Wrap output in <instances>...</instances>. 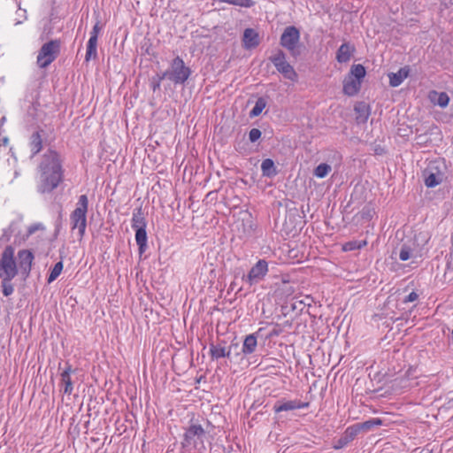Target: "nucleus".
Masks as SVG:
<instances>
[{
  "mask_svg": "<svg viewBox=\"0 0 453 453\" xmlns=\"http://www.w3.org/2000/svg\"><path fill=\"white\" fill-rule=\"evenodd\" d=\"M37 191L49 194L56 189L64 180V169L60 154L48 149L38 165Z\"/></svg>",
  "mask_w": 453,
  "mask_h": 453,
  "instance_id": "obj_1",
  "label": "nucleus"
},
{
  "mask_svg": "<svg viewBox=\"0 0 453 453\" xmlns=\"http://www.w3.org/2000/svg\"><path fill=\"white\" fill-rule=\"evenodd\" d=\"M14 253V247L7 245L0 257L1 287L4 296H9L14 292V286L12 283V280L19 273Z\"/></svg>",
  "mask_w": 453,
  "mask_h": 453,
  "instance_id": "obj_2",
  "label": "nucleus"
},
{
  "mask_svg": "<svg viewBox=\"0 0 453 453\" xmlns=\"http://www.w3.org/2000/svg\"><path fill=\"white\" fill-rule=\"evenodd\" d=\"M206 438V432L203 427L197 423H193L192 420L188 427L185 428L182 441L180 442L181 448L185 450L205 449L204 439Z\"/></svg>",
  "mask_w": 453,
  "mask_h": 453,
  "instance_id": "obj_3",
  "label": "nucleus"
},
{
  "mask_svg": "<svg viewBox=\"0 0 453 453\" xmlns=\"http://www.w3.org/2000/svg\"><path fill=\"white\" fill-rule=\"evenodd\" d=\"M366 70L361 64L351 65L349 73L343 80L342 91L349 96H356L361 89V84L365 77Z\"/></svg>",
  "mask_w": 453,
  "mask_h": 453,
  "instance_id": "obj_4",
  "label": "nucleus"
},
{
  "mask_svg": "<svg viewBox=\"0 0 453 453\" xmlns=\"http://www.w3.org/2000/svg\"><path fill=\"white\" fill-rule=\"evenodd\" d=\"M191 75V70L186 66L183 59L177 56L171 64L169 69L163 73V77H166L169 81L177 84H184Z\"/></svg>",
  "mask_w": 453,
  "mask_h": 453,
  "instance_id": "obj_5",
  "label": "nucleus"
},
{
  "mask_svg": "<svg viewBox=\"0 0 453 453\" xmlns=\"http://www.w3.org/2000/svg\"><path fill=\"white\" fill-rule=\"evenodd\" d=\"M88 206V196L86 195L80 196L77 207L70 216L72 228H78L80 239L83 238L86 231Z\"/></svg>",
  "mask_w": 453,
  "mask_h": 453,
  "instance_id": "obj_6",
  "label": "nucleus"
},
{
  "mask_svg": "<svg viewBox=\"0 0 453 453\" xmlns=\"http://www.w3.org/2000/svg\"><path fill=\"white\" fill-rule=\"evenodd\" d=\"M60 40H50L41 47L38 51L36 64L40 68H47L60 54Z\"/></svg>",
  "mask_w": 453,
  "mask_h": 453,
  "instance_id": "obj_7",
  "label": "nucleus"
},
{
  "mask_svg": "<svg viewBox=\"0 0 453 453\" xmlns=\"http://www.w3.org/2000/svg\"><path fill=\"white\" fill-rule=\"evenodd\" d=\"M269 60L285 79L291 81H296L297 80V73L294 67L287 61L286 54L282 50H276L275 52L269 57Z\"/></svg>",
  "mask_w": 453,
  "mask_h": 453,
  "instance_id": "obj_8",
  "label": "nucleus"
},
{
  "mask_svg": "<svg viewBox=\"0 0 453 453\" xmlns=\"http://www.w3.org/2000/svg\"><path fill=\"white\" fill-rule=\"evenodd\" d=\"M300 41V31L295 26L287 27L280 38V44L287 49L292 57L296 58L300 51L297 50V45Z\"/></svg>",
  "mask_w": 453,
  "mask_h": 453,
  "instance_id": "obj_9",
  "label": "nucleus"
},
{
  "mask_svg": "<svg viewBox=\"0 0 453 453\" xmlns=\"http://www.w3.org/2000/svg\"><path fill=\"white\" fill-rule=\"evenodd\" d=\"M441 167L445 168L443 162L433 161L424 170V182L427 188H434L443 181L445 174L441 171Z\"/></svg>",
  "mask_w": 453,
  "mask_h": 453,
  "instance_id": "obj_10",
  "label": "nucleus"
},
{
  "mask_svg": "<svg viewBox=\"0 0 453 453\" xmlns=\"http://www.w3.org/2000/svg\"><path fill=\"white\" fill-rule=\"evenodd\" d=\"M268 273V263L265 259H259L250 270L247 275H242V281L250 286L255 285L264 280Z\"/></svg>",
  "mask_w": 453,
  "mask_h": 453,
  "instance_id": "obj_11",
  "label": "nucleus"
},
{
  "mask_svg": "<svg viewBox=\"0 0 453 453\" xmlns=\"http://www.w3.org/2000/svg\"><path fill=\"white\" fill-rule=\"evenodd\" d=\"M34 253L30 250L23 249L18 251V268L24 280H27L31 273Z\"/></svg>",
  "mask_w": 453,
  "mask_h": 453,
  "instance_id": "obj_12",
  "label": "nucleus"
},
{
  "mask_svg": "<svg viewBox=\"0 0 453 453\" xmlns=\"http://www.w3.org/2000/svg\"><path fill=\"white\" fill-rule=\"evenodd\" d=\"M310 406L309 402H302L301 400H285L280 399L275 402L273 404V410L275 413H280L282 411H295L298 409H305Z\"/></svg>",
  "mask_w": 453,
  "mask_h": 453,
  "instance_id": "obj_13",
  "label": "nucleus"
},
{
  "mask_svg": "<svg viewBox=\"0 0 453 453\" xmlns=\"http://www.w3.org/2000/svg\"><path fill=\"white\" fill-rule=\"evenodd\" d=\"M75 372L69 362H65V368L60 373V384L64 387L63 392L65 395H71L73 391V384L71 379V373Z\"/></svg>",
  "mask_w": 453,
  "mask_h": 453,
  "instance_id": "obj_14",
  "label": "nucleus"
},
{
  "mask_svg": "<svg viewBox=\"0 0 453 453\" xmlns=\"http://www.w3.org/2000/svg\"><path fill=\"white\" fill-rule=\"evenodd\" d=\"M45 132L43 129L40 128L36 131H35L29 137V148L31 151L30 157H35L37 154H39L42 150V134H44Z\"/></svg>",
  "mask_w": 453,
  "mask_h": 453,
  "instance_id": "obj_15",
  "label": "nucleus"
},
{
  "mask_svg": "<svg viewBox=\"0 0 453 453\" xmlns=\"http://www.w3.org/2000/svg\"><path fill=\"white\" fill-rule=\"evenodd\" d=\"M358 433L354 425L348 426L342 436L335 441L334 449H341L346 447L349 442L355 440V438L357 436Z\"/></svg>",
  "mask_w": 453,
  "mask_h": 453,
  "instance_id": "obj_16",
  "label": "nucleus"
},
{
  "mask_svg": "<svg viewBox=\"0 0 453 453\" xmlns=\"http://www.w3.org/2000/svg\"><path fill=\"white\" fill-rule=\"evenodd\" d=\"M356 51V48L350 42H343L336 51V60L339 63H347Z\"/></svg>",
  "mask_w": 453,
  "mask_h": 453,
  "instance_id": "obj_17",
  "label": "nucleus"
},
{
  "mask_svg": "<svg viewBox=\"0 0 453 453\" xmlns=\"http://www.w3.org/2000/svg\"><path fill=\"white\" fill-rule=\"evenodd\" d=\"M258 33L253 28H246L243 32L242 43L247 50L254 49L259 45Z\"/></svg>",
  "mask_w": 453,
  "mask_h": 453,
  "instance_id": "obj_18",
  "label": "nucleus"
},
{
  "mask_svg": "<svg viewBox=\"0 0 453 453\" xmlns=\"http://www.w3.org/2000/svg\"><path fill=\"white\" fill-rule=\"evenodd\" d=\"M410 74V67L405 65L401 67L396 73H389V85L391 87H398L402 84L404 79H406Z\"/></svg>",
  "mask_w": 453,
  "mask_h": 453,
  "instance_id": "obj_19",
  "label": "nucleus"
},
{
  "mask_svg": "<svg viewBox=\"0 0 453 453\" xmlns=\"http://www.w3.org/2000/svg\"><path fill=\"white\" fill-rule=\"evenodd\" d=\"M262 329H258V331L255 334H250L247 335L243 341V344L242 346V354L247 356L255 352L257 345V334Z\"/></svg>",
  "mask_w": 453,
  "mask_h": 453,
  "instance_id": "obj_20",
  "label": "nucleus"
},
{
  "mask_svg": "<svg viewBox=\"0 0 453 453\" xmlns=\"http://www.w3.org/2000/svg\"><path fill=\"white\" fill-rule=\"evenodd\" d=\"M131 226L133 229H138L140 227L146 228L147 220L142 206L137 207L133 211Z\"/></svg>",
  "mask_w": 453,
  "mask_h": 453,
  "instance_id": "obj_21",
  "label": "nucleus"
},
{
  "mask_svg": "<svg viewBox=\"0 0 453 453\" xmlns=\"http://www.w3.org/2000/svg\"><path fill=\"white\" fill-rule=\"evenodd\" d=\"M428 98L432 104L441 108H445L449 103V96L446 92L432 90L429 92Z\"/></svg>",
  "mask_w": 453,
  "mask_h": 453,
  "instance_id": "obj_22",
  "label": "nucleus"
},
{
  "mask_svg": "<svg viewBox=\"0 0 453 453\" xmlns=\"http://www.w3.org/2000/svg\"><path fill=\"white\" fill-rule=\"evenodd\" d=\"M357 116H356V121L357 124H365L366 123L369 116H370V107L365 103L361 102L358 103L357 105H355L354 108Z\"/></svg>",
  "mask_w": 453,
  "mask_h": 453,
  "instance_id": "obj_23",
  "label": "nucleus"
},
{
  "mask_svg": "<svg viewBox=\"0 0 453 453\" xmlns=\"http://www.w3.org/2000/svg\"><path fill=\"white\" fill-rule=\"evenodd\" d=\"M135 230V242H136V244L138 245V250H139V254L140 256L142 255L147 248H148V244H147V240H148V236H147V232H146V228H138V229H134Z\"/></svg>",
  "mask_w": 453,
  "mask_h": 453,
  "instance_id": "obj_24",
  "label": "nucleus"
},
{
  "mask_svg": "<svg viewBox=\"0 0 453 453\" xmlns=\"http://www.w3.org/2000/svg\"><path fill=\"white\" fill-rule=\"evenodd\" d=\"M383 424V420L379 418H372L362 423H356L354 426H356L357 433L359 434L361 431L368 432L373 429L375 426H380Z\"/></svg>",
  "mask_w": 453,
  "mask_h": 453,
  "instance_id": "obj_25",
  "label": "nucleus"
},
{
  "mask_svg": "<svg viewBox=\"0 0 453 453\" xmlns=\"http://www.w3.org/2000/svg\"><path fill=\"white\" fill-rule=\"evenodd\" d=\"M210 356L212 360H218L221 357H226L228 359L229 350L227 348L220 345V344H210Z\"/></svg>",
  "mask_w": 453,
  "mask_h": 453,
  "instance_id": "obj_26",
  "label": "nucleus"
},
{
  "mask_svg": "<svg viewBox=\"0 0 453 453\" xmlns=\"http://www.w3.org/2000/svg\"><path fill=\"white\" fill-rule=\"evenodd\" d=\"M261 171L263 176L274 177L277 173V167L275 166L274 161L271 158H265L261 164Z\"/></svg>",
  "mask_w": 453,
  "mask_h": 453,
  "instance_id": "obj_27",
  "label": "nucleus"
},
{
  "mask_svg": "<svg viewBox=\"0 0 453 453\" xmlns=\"http://www.w3.org/2000/svg\"><path fill=\"white\" fill-rule=\"evenodd\" d=\"M19 223H20V220L12 221L11 224L9 225V226L3 230V234L0 237V242L1 241L9 242L12 234H19Z\"/></svg>",
  "mask_w": 453,
  "mask_h": 453,
  "instance_id": "obj_28",
  "label": "nucleus"
},
{
  "mask_svg": "<svg viewBox=\"0 0 453 453\" xmlns=\"http://www.w3.org/2000/svg\"><path fill=\"white\" fill-rule=\"evenodd\" d=\"M417 369L416 367L410 366L409 369L405 372L404 375L403 377H398L395 380V381L399 380V385L402 388H408L410 385L406 383L409 380H413L418 378V375L416 374Z\"/></svg>",
  "mask_w": 453,
  "mask_h": 453,
  "instance_id": "obj_29",
  "label": "nucleus"
},
{
  "mask_svg": "<svg viewBox=\"0 0 453 453\" xmlns=\"http://www.w3.org/2000/svg\"><path fill=\"white\" fill-rule=\"evenodd\" d=\"M266 104L267 102L265 97H258L257 100L256 101L254 107L249 113L250 117L255 118L260 115L263 110L265 108Z\"/></svg>",
  "mask_w": 453,
  "mask_h": 453,
  "instance_id": "obj_30",
  "label": "nucleus"
},
{
  "mask_svg": "<svg viewBox=\"0 0 453 453\" xmlns=\"http://www.w3.org/2000/svg\"><path fill=\"white\" fill-rule=\"evenodd\" d=\"M227 350H229L228 360L232 363L238 359L242 354V347H240L238 342H232L231 344L227 347Z\"/></svg>",
  "mask_w": 453,
  "mask_h": 453,
  "instance_id": "obj_31",
  "label": "nucleus"
},
{
  "mask_svg": "<svg viewBox=\"0 0 453 453\" xmlns=\"http://www.w3.org/2000/svg\"><path fill=\"white\" fill-rule=\"evenodd\" d=\"M366 245H367V242L365 240H362V241L353 240V241L345 242L342 246V250L344 251H352V250H361L362 248H364Z\"/></svg>",
  "mask_w": 453,
  "mask_h": 453,
  "instance_id": "obj_32",
  "label": "nucleus"
},
{
  "mask_svg": "<svg viewBox=\"0 0 453 453\" xmlns=\"http://www.w3.org/2000/svg\"><path fill=\"white\" fill-rule=\"evenodd\" d=\"M97 41L89 40L87 43V52L85 60L89 61L92 58H96L97 57L96 52Z\"/></svg>",
  "mask_w": 453,
  "mask_h": 453,
  "instance_id": "obj_33",
  "label": "nucleus"
},
{
  "mask_svg": "<svg viewBox=\"0 0 453 453\" xmlns=\"http://www.w3.org/2000/svg\"><path fill=\"white\" fill-rule=\"evenodd\" d=\"M63 262L62 261H59L58 263L55 264V265L53 266V268L50 270V273L49 274V277H48V283H51L53 282L61 273L62 270H63Z\"/></svg>",
  "mask_w": 453,
  "mask_h": 453,
  "instance_id": "obj_34",
  "label": "nucleus"
},
{
  "mask_svg": "<svg viewBox=\"0 0 453 453\" xmlns=\"http://www.w3.org/2000/svg\"><path fill=\"white\" fill-rule=\"evenodd\" d=\"M331 170L332 168L328 164L321 163L314 169V175L318 178H324Z\"/></svg>",
  "mask_w": 453,
  "mask_h": 453,
  "instance_id": "obj_35",
  "label": "nucleus"
},
{
  "mask_svg": "<svg viewBox=\"0 0 453 453\" xmlns=\"http://www.w3.org/2000/svg\"><path fill=\"white\" fill-rule=\"evenodd\" d=\"M411 249L406 244L402 245L399 252V258L402 261H407L411 257Z\"/></svg>",
  "mask_w": 453,
  "mask_h": 453,
  "instance_id": "obj_36",
  "label": "nucleus"
},
{
  "mask_svg": "<svg viewBox=\"0 0 453 453\" xmlns=\"http://www.w3.org/2000/svg\"><path fill=\"white\" fill-rule=\"evenodd\" d=\"M164 79H166V77H163V73L160 75L157 74L156 77L151 79L150 87L154 92L160 88L161 81Z\"/></svg>",
  "mask_w": 453,
  "mask_h": 453,
  "instance_id": "obj_37",
  "label": "nucleus"
},
{
  "mask_svg": "<svg viewBox=\"0 0 453 453\" xmlns=\"http://www.w3.org/2000/svg\"><path fill=\"white\" fill-rule=\"evenodd\" d=\"M102 27L100 25V21L97 20L96 23L94 25L92 31L90 32V37L89 40L97 41L98 35L100 33Z\"/></svg>",
  "mask_w": 453,
  "mask_h": 453,
  "instance_id": "obj_38",
  "label": "nucleus"
},
{
  "mask_svg": "<svg viewBox=\"0 0 453 453\" xmlns=\"http://www.w3.org/2000/svg\"><path fill=\"white\" fill-rule=\"evenodd\" d=\"M261 135L262 133L258 128H252L249 133V139L251 142H256L258 139H260Z\"/></svg>",
  "mask_w": 453,
  "mask_h": 453,
  "instance_id": "obj_39",
  "label": "nucleus"
},
{
  "mask_svg": "<svg viewBox=\"0 0 453 453\" xmlns=\"http://www.w3.org/2000/svg\"><path fill=\"white\" fill-rule=\"evenodd\" d=\"M244 215L246 217H244L242 219V221H246L247 222V226L249 227V229L250 231H253L255 229L256 225L253 222L251 214L249 211H245Z\"/></svg>",
  "mask_w": 453,
  "mask_h": 453,
  "instance_id": "obj_40",
  "label": "nucleus"
},
{
  "mask_svg": "<svg viewBox=\"0 0 453 453\" xmlns=\"http://www.w3.org/2000/svg\"><path fill=\"white\" fill-rule=\"evenodd\" d=\"M418 295L415 291H412L403 298V303H412V302H415L416 300H418Z\"/></svg>",
  "mask_w": 453,
  "mask_h": 453,
  "instance_id": "obj_41",
  "label": "nucleus"
},
{
  "mask_svg": "<svg viewBox=\"0 0 453 453\" xmlns=\"http://www.w3.org/2000/svg\"><path fill=\"white\" fill-rule=\"evenodd\" d=\"M42 228H43V226L41 223L33 224V225L29 226L28 229H27V236L35 234L37 230L42 229Z\"/></svg>",
  "mask_w": 453,
  "mask_h": 453,
  "instance_id": "obj_42",
  "label": "nucleus"
},
{
  "mask_svg": "<svg viewBox=\"0 0 453 453\" xmlns=\"http://www.w3.org/2000/svg\"><path fill=\"white\" fill-rule=\"evenodd\" d=\"M234 280H236L238 278H241V280H242V275H246L244 273V271L243 269H242L241 267H237L234 270Z\"/></svg>",
  "mask_w": 453,
  "mask_h": 453,
  "instance_id": "obj_43",
  "label": "nucleus"
},
{
  "mask_svg": "<svg viewBox=\"0 0 453 453\" xmlns=\"http://www.w3.org/2000/svg\"><path fill=\"white\" fill-rule=\"evenodd\" d=\"M280 333H281V329H280V328H273V329L270 332V334H269L268 337H274V336H278V335H280Z\"/></svg>",
  "mask_w": 453,
  "mask_h": 453,
  "instance_id": "obj_44",
  "label": "nucleus"
},
{
  "mask_svg": "<svg viewBox=\"0 0 453 453\" xmlns=\"http://www.w3.org/2000/svg\"><path fill=\"white\" fill-rule=\"evenodd\" d=\"M237 287V282L236 280H234L231 284H230V289L231 290H234Z\"/></svg>",
  "mask_w": 453,
  "mask_h": 453,
  "instance_id": "obj_45",
  "label": "nucleus"
},
{
  "mask_svg": "<svg viewBox=\"0 0 453 453\" xmlns=\"http://www.w3.org/2000/svg\"><path fill=\"white\" fill-rule=\"evenodd\" d=\"M419 453H434V451H433V449H430L428 448H425Z\"/></svg>",
  "mask_w": 453,
  "mask_h": 453,
  "instance_id": "obj_46",
  "label": "nucleus"
},
{
  "mask_svg": "<svg viewBox=\"0 0 453 453\" xmlns=\"http://www.w3.org/2000/svg\"><path fill=\"white\" fill-rule=\"evenodd\" d=\"M3 142H4V143H6V142H8V138H6V137H5V138H4V139H3Z\"/></svg>",
  "mask_w": 453,
  "mask_h": 453,
  "instance_id": "obj_47",
  "label": "nucleus"
},
{
  "mask_svg": "<svg viewBox=\"0 0 453 453\" xmlns=\"http://www.w3.org/2000/svg\"><path fill=\"white\" fill-rule=\"evenodd\" d=\"M14 174H15V177H18L19 173L18 171H15Z\"/></svg>",
  "mask_w": 453,
  "mask_h": 453,
  "instance_id": "obj_48",
  "label": "nucleus"
},
{
  "mask_svg": "<svg viewBox=\"0 0 453 453\" xmlns=\"http://www.w3.org/2000/svg\"><path fill=\"white\" fill-rule=\"evenodd\" d=\"M242 287L238 288H237V292L241 291V290H242Z\"/></svg>",
  "mask_w": 453,
  "mask_h": 453,
  "instance_id": "obj_49",
  "label": "nucleus"
},
{
  "mask_svg": "<svg viewBox=\"0 0 453 453\" xmlns=\"http://www.w3.org/2000/svg\"><path fill=\"white\" fill-rule=\"evenodd\" d=\"M300 303H303L304 305L306 304V303H304V301H301Z\"/></svg>",
  "mask_w": 453,
  "mask_h": 453,
  "instance_id": "obj_50",
  "label": "nucleus"
}]
</instances>
